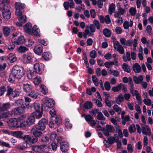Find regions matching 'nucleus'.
<instances>
[{
  "label": "nucleus",
  "instance_id": "f257e3e1",
  "mask_svg": "<svg viewBox=\"0 0 153 153\" xmlns=\"http://www.w3.org/2000/svg\"><path fill=\"white\" fill-rule=\"evenodd\" d=\"M24 74L23 68L18 65H16L13 67L12 74L9 76V81L13 82L16 79H21Z\"/></svg>",
  "mask_w": 153,
  "mask_h": 153
},
{
  "label": "nucleus",
  "instance_id": "f03ea898",
  "mask_svg": "<svg viewBox=\"0 0 153 153\" xmlns=\"http://www.w3.org/2000/svg\"><path fill=\"white\" fill-rule=\"evenodd\" d=\"M111 39L115 49L118 52L120 53L123 54L124 53V50L123 46L118 41H116L115 37H112Z\"/></svg>",
  "mask_w": 153,
  "mask_h": 153
},
{
  "label": "nucleus",
  "instance_id": "7ed1b4c3",
  "mask_svg": "<svg viewBox=\"0 0 153 153\" xmlns=\"http://www.w3.org/2000/svg\"><path fill=\"white\" fill-rule=\"evenodd\" d=\"M16 8V15L19 16L22 15L24 11L25 5L21 3L16 2L15 4Z\"/></svg>",
  "mask_w": 153,
  "mask_h": 153
},
{
  "label": "nucleus",
  "instance_id": "20e7f679",
  "mask_svg": "<svg viewBox=\"0 0 153 153\" xmlns=\"http://www.w3.org/2000/svg\"><path fill=\"white\" fill-rule=\"evenodd\" d=\"M26 116L25 115H23L18 117L17 128H25L26 127L27 125L26 121L24 120V119L26 118Z\"/></svg>",
  "mask_w": 153,
  "mask_h": 153
},
{
  "label": "nucleus",
  "instance_id": "39448f33",
  "mask_svg": "<svg viewBox=\"0 0 153 153\" xmlns=\"http://www.w3.org/2000/svg\"><path fill=\"white\" fill-rule=\"evenodd\" d=\"M20 93V91L19 89H15L13 91L11 88L9 86L8 87L7 95H11L12 97H15L19 96Z\"/></svg>",
  "mask_w": 153,
  "mask_h": 153
},
{
  "label": "nucleus",
  "instance_id": "423d86ee",
  "mask_svg": "<svg viewBox=\"0 0 153 153\" xmlns=\"http://www.w3.org/2000/svg\"><path fill=\"white\" fill-rule=\"evenodd\" d=\"M34 68L36 73L40 74L44 70V65L42 63H36L34 65Z\"/></svg>",
  "mask_w": 153,
  "mask_h": 153
},
{
  "label": "nucleus",
  "instance_id": "0eeeda50",
  "mask_svg": "<svg viewBox=\"0 0 153 153\" xmlns=\"http://www.w3.org/2000/svg\"><path fill=\"white\" fill-rule=\"evenodd\" d=\"M102 131L105 136L108 137L109 135V133L113 132L114 131V129L112 126L107 125L106 128L102 129Z\"/></svg>",
  "mask_w": 153,
  "mask_h": 153
},
{
  "label": "nucleus",
  "instance_id": "6e6552de",
  "mask_svg": "<svg viewBox=\"0 0 153 153\" xmlns=\"http://www.w3.org/2000/svg\"><path fill=\"white\" fill-rule=\"evenodd\" d=\"M55 102L51 98H46L44 101V105L45 108H51L54 106Z\"/></svg>",
  "mask_w": 153,
  "mask_h": 153
},
{
  "label": "nucleus",
  "instance_id": "1a4fd4ad",
  "mask_svg": "<svg viewBox=\"0 0 153 153\" xmlns=\"http://www.w3.org/2000/svg\"><path fill=\"white\" fill-rule=\"evenodd\" d=\"M11 113L13 114V116L16 115H18L24 112V108L22 107H18L14 108L13 110L11 111Z\"/></svg>",
  "mask_w": 153,
  "mask_h": 153
},
{
  "label": "nucleus",
  "instance_id": "9d476101",
  "mask_svg": "<svg viewBox=\"0 0 153 153\" xmlns=\"http://www.w3.org/2000/svg\"><path fill=\"white\" fill-rule=\"evenodd\" d=\"M46 123V120L45 119H42L39 121L38 125H36V127L39 129L43 131L45 128Z\"/></svg>",
  "mask_w": 153,
  "mask_h": 153
},
{
  "label": "nucleus",
  "instance_id": "9b49d317",
  "mask_svg": "<svg viewBox=\"0 0 153 153\" xmlns=\"http://www.w3.org/2000/svg\"><path fill=\"white\" fill-rule=\"evenodd\" d=\"M117 10V11L114 12V16L115 17H117L120 15H123L126 11L125 9L121 7L120 3L118 4Z\"/></svg>",
  "mask_w": 153,
  "mask_h": 153
},
{
  "label": "nucleus",
  "instance_id": "f8f14e48",
  "mask_svg": "<svg viewBox=\"0 0 153 153\" xmlns=\"http://www.w3.org/2000/svg\"><path fill=\"white\" fill-rule=\"evenodd\" d=\"M18 118H12L10 119L7 122L8 126L10 127H16L17 128L18 125Z\"/></svg>",
  "mask_w": 153,
  "mask_h": 153
},
{
  "label": "nucleus",
  "instance_id": "ddd939ff",
  "mask_svg": "<svg viewBox=\"0 0 153 153\" xmlns=\"http://www.w3.org/2000/svg\"><path fill=\"white\" fill-rule=\"evenodd\" d=\"M32 59V56L31 55L29 54H26L22 56V60L25 64L29 63L31 61Z\"/></svg>",
  "mask_w": 153,
  "mask_h": 153
},
{
  "label": "nucleus",
  "instance_id": "4468645a",
  "mask_svg": "<svg viewBox=\"0 0 153 153\" xmlns=\"http://www.w3.org/2000/svg\"><path fill=\"white\" fill-rule=\"evenodd\" d=\"M45 146L46 145H44L35 146L32 147V150L36 152L40 153L43 152Z\"/></svg>",
  "mask_w": 153,
  "mask_h": 153
},
{
  "label": "nucleus",
  "instance_id": "2eb2a0df",
  "mask_svg": "<svg viewBox=\"0 0 153 153\" xmlns=\"http://www.w3.org/2000/svg\"><path fill=\"white\" fill-rule=\"evenodd\" d=\"M10 7H8L5 10H3L2 12V15L3 18L4 19H10L11 16V14L10 11Z\"/></svg>",
  "mask_w": 153,
  "mask_h": 153
},
{
  "label": "nucleus",
  "instance_id": "dca6fc26",
  "mask_svg": "<svg viewBox=\"0 0 153 153\" xmlns=\"http://www.w3.org/2000/svg\"><path fill=\"white\" fill-rule=\"evenodd\" d=\"M115 65L117 66H118V61H117L116 59L113 60V61H110L109 62H106L104 63V65L108 68H110L111 66Z\"/></svg>",
  "mask_w": 153,
  "mask_h": 153
},
{
  "label": "nucleus",
  "instance_id": "f3484780",
  "mask_svg": "<svg viewBox=\"0 0 153 153\" xmlns=\"http://www.w3.org/2000/svg\"><path fill=\"white\" fill-rule=\"evenodd\" d=\"M120 42L121 44L124 45L125 46H131L132 44V41L130 39L126 40L123 38H121L120 39Z\"/></svg>",
  "mask_w": 153,
  "mask_h": 153
},
{
  "label": "nucleus",
  "instance_id": "a211bd4d",
  "mask_svg": "<svg viewBox=\"0 0 153 153\" xmlns=\"http://www.w3.org/2000/svg\"><path fill=\"white\" fill-rule=\"evenodd\" d=\"M142 131L143 134L150 136L151 131L147 125H144L142 127Z\"/></svg>",
  "mask_w": 153,
  "mask_h": 153
},
{
  "label": "nucleus",
  "instance_id": "6ab92c4d",
  "mask_svg": "<svg viewBox=\"0 0 153 153\" xmlns=\"http://www.w3.org/2000/svg\"><path fill=\"white\" fill-rule=\"evenodd\" d=\"M32 33L30 34L31 35H33L38 37H40L41 36L40 34V30L38 27L36 25H34L33 27Z\"/></svg>",
  "mask_w": 153,
  "mask_h": 153
},
{
  "label": "nucleus",
  "instance_id": "aec40b11",
  "mask_svg": "<svg viewBox=\"0 0 153 153\" xmlns=\"http://www.w3.org/2000/svg\"><path fill=\"white\" fill-rule=\"evenodd\" d=\"M63 6L65 9L67 10L69 7L71 8H74V3L73 0H69L68 2H64Z\"/></svg>",
  "mask_w": 153,
  "mask_h": 153
},
{
  "label": "nucleus",
  "instance_id": "412c9836",
  "mask_svg": "<svg viewBox=\"0 0 153 153\" xmlns=\"http://www.w3.org/2000/svg\"><path fill=\"white\" fill-rule=\"evenodd\" d=\"M37 127H35L32 130V132L34 136L36 137H39L41 136L43 133Z\"/></svg>",
  "mask_w": 153,
  "mask_h": 153
},
{
  "label": "nucleus",
  "instance_id": "4be33fe9",
  "mask_svg": "<svg viewBox=\"0 0 153 153\" xmlns=\"http://www.w3.org/2000/svg\"><path fill=\"white\" fill-rule=\"evenodd\" d=\"M24 30L26 33L29 34H31L33 27L30 23H26L24 26Z\"/></svg>",
  "mask_w": 153,
  "mask_h": 153
},
{
  "label": "nucleus",
  "instance_id": "5701e85b",
  "mask_svg": "<svg viewBox=\"0 0 153 153\" xmlns=\"http://www.w3.org/2000/svg\"><path fill=\"white\" fill-rule=\"evenodd\" d=\"M60 144V148L62 152H65L68 150L69 146L68 143L65 142H62Z\"/></svg>",
  "mask_w": 153,
  "mask_h": 153
},
{
  "label": "nucleus",
  "instance_id": "b1692460",
  "mask_svg": "<svg viewBox=\"0 0 153 153\" xmlns=\"http://www.w3.org/2000/svg\"><path fill=\"white\" fill-rule=\"evenodd\" d=\"M33 87L30 85L26 83L23 84V89L26 93H29L33 90Z\"/></svg>",
  "mask_w": 153,
  "mask_h": 153
},
{
  "label": "nucleus",
  "instance_id": "393cba45",
  "mask_svg": "<svg viewBox=\"0 0 153 153\" xmlns=\"http://www.w3.org/2000/svg\"><path fill=\"white\" fill-rule=\"evenodd\" d=\"M34 51L36 54L39 55L43 52V47L41 45H37L35 47Z\"/></svg>",
  "mask_w": 153,
  "mask_h": 153
},
{
  "label": "nucleus",
  "instance_id": "a878e982",
  "mask_svg": "<svg viewBox=\"0 0 153 153\" xmlns=\"http://www.w3.org/2000/svg\"><path fill=\"white\" fill-rule=\"evenodd\" d=\"M25 41L24 36H20L15 40L14 43L17 45H21L25 43Z\"/></svg>",
  "mask_w": 153,
  "mask_h": 153
},
{
  "label": "nucleus",
  "instance_id": "bb28decb",
  "mask_svg": "<svg viewBox=\"0 0 153 153\" xmlns=\"http://www.w3.org/2000/svg\"><path fill=\"white\" fill-rule=\"evenodd\" d=\"M133 22L130 20L129 22L127 21H125L123 24V26L125 29H128L129 27H131L133 25Z\"/></svg>",
  "mask_w": 153,
  "mask_h": 153
},
{
  "label": "nucleus",
  "instance_id": "cd10ccee",
  "mask_svg": "<svg viewBox=\"0 0 153 153\" xmlns=\"http://www.w3.org/2000/svg\"><path fill=\"white\" fill-rule=\"evenodd\" d=\"M43 111H35L32 114V115L37 119L41 118L42 116Z\"/></svg>",
  "mask_w": 153,
  "mask_h": 153
},
{
  "label": "nucleus",
  "instance_id": "c85d7f7f",
  "mask_svg": "<svg viewBox=\"0 0 153 153\" xmlns=\"http://www.w3.org/2000/svg\"><path fill=\"white\" fill-rule=\"evenodd\" d=\"M124 98L122 94H120L116 98V102L118 104H120L121 103L123 102Z\"/></svg>",
  "mask_w": 153,
  "mask_h": 153
},
{
  "label": "nucleus",
  "instance_id": "c756f323",
  "mask_svg": "<svg viewBox=\"0 0 153 153\" xmlns=\"http://www.w3.org/2000/svg\"><path fill=\"white\" fill-rule=\"evenodd\" d=\"M133 69L134 71L136 73H139L141 71V67L137 63H136L133 65Z\"/></svg>",
  "mask_w": 153,
  "mask_h": 153
},
{
  "label": "nucleus",
  "instance_id": "7c9ffc66",
  "mask_svg": "<svg viewBox=\"0 0 153 153\" xmlns=\"http://www.w3.org/2000/svg\"><path fill=\"white\" fill-rule=\"evenodd\" d=\"M12 114L11 111L4 112L0 115V119L3 118H7L9 117H12Z\"/></svg>",
  "mask_w": 153,
  "mask_h": 153
},
{
  "label": "nucleus",
  "instance_id": "2f4dec72",
  "mask_svg": "<svg viewBox=\"0 0 153 153\" xmlns=\"http://www.w3.org/2000/svg\"><path fill=\"white\" fill-rule=\"evenodd\" d=\"M133 78L135 83L137 84L141 83L143 80V76L141 75H139L138 77L134 76Z\"/></svg>",
  "mask_w": 153,
  "mask_h": 153
},
{
  "label": "nucleus",
  "instance_id": "473e14b6",
  "mask_svg": "<svg viewBox=\"0 0 153 153\" xmlns=\"http://www.w3.org/2000/svg\"><path fill=\"white\" fill-rule=\"evenodd\" d=\"M34 118L32 116H29L27 118L26 121L27 125L30 126L33 124L35 122Z\"/></svg>",
  "mask_w": 153,
  "mask_h": 153
},
{
  "label": "nucleus",
  "instance_id": "72a5a7b5",
  "mask_svg": "<svg viewBox=\"0 0 153 153\" xmlns=\"http://www.w3.org/2000/svg\"><path fill=\"white\" fill-rule=\"evenodd\" d=\"M15 54L14 53H11L9 55L8 59L10 62L13 63L15 62L17 60Z\"/></svg>",
  "mask_w": 153,
  "mask_h": 153
},
{
  "label": "nucleus",
  "instance_id": "f704fd0d",
  "mask_svg": "<svg viewBox=\"0 0 153 153\" xmlns=\"http://www.w3.org/2000/svg\"><path fill=\"white\" fill-rule=\"evenodd\" d=\"M122 119V123L123 125H125L126 122H127L128 124H130L131 120L129 116L128 115H126Z\"/></svg>",
  "mask_w": 153,
  "mask_h": 153
},
{
  "label": "nucleus",
  "instance_id": "c9c22d12",
  "mask_svg": "<svg viewBox=\"0 0 153 153\" xmlns=\"http://www.w3.org/2000/svg\"><path fill=\"white\" fill-rule=\"evenodd\" d=\"M10 28L7 27H4L3 29V33L5 37L8 36L10 34Z\"/></svg>",
  "mask_w": 153,
  "mask_h": 153
},
{
  "label": "nucleus",
  "instance_id": "e433bc0d",
  "mask_svg": "<svg viewBox=\"0 0 153 153\" xmlns=\"http://www.w3.org/2000/svg\"><path fill=\"white\" fill-rule=\"evenodd\" d=\"M123 59L125 62H126L128 61H130L131 60L130 53L129 51L126 52V55L123 56Z\"/></svg>",
  "mask_w": 153,
  "mask_h": 153
},
{
  "label": "nucleus",
  "instance_id": "4c0bfd02",
  "mask_svg": "<svg viewBox=\"0 0 153 153\" xmlns=\"http://www.w3.org/2000/svg\"><path fill=\"white\" fill-rule=\"evenodd\" d=\"M24 100L22 99L18 100H16L15 101V105L18 106L19 107H22L24 108L25 107L23 104Z\"/></svg>",
  "mask_w": 153,
  "mask_h": 153
},
{
  "label": "nucleus",
  "instance_id": "58836bf2",
  "mask_svg": "<svg viewBox=\"0 0 153 153\" xmlns=\"http://www.w3.org/2000/svg\"><path fill=\"white\" fill-rule=\"evenodd\" d=\"M33 107L35 109V111H43L42 106L38 103H34Z\"/></svg>",
  "mask_w": 153,
  "mask_h": 153
},
{
  "label": "nucleus",
  "instance_id": "ea45409f",
  "mask_svg": "<svg viewBox=\"0 0 153 153\" xmlns=\"http://www.w3.org/2000/svg\"><path fill=\"white\" fill-rule=\"evenodd\" d=\"M102 32L106 37H109L111 36V31L107 28H104Z\"/></svg>",
  "mask_w": 153,
  "mask_h": 153
},
{
  "label": "nucleus",
  "instance_id": "a19ab883",
  "mask_svg": "<svg viewBox=\"0 0 153 153\" xmlns=\"http://www.w3.org/2000/svg\"><path fill=\"white\" fill-rule=\"evenodd\" d=\"M17 50L20 53H23L28 51L29 49L25 46H21L18 48Z\"/></svg>",
  "mask_w": 153,
  "mask_h": 153
},
{
  "label": "nucleus",
  "instance_id": "79ce46f5",
  "mask_svg": "<svg viewBox=\"0 0 153 153\" xmlns=\"http://www.w3.org/2000/svg\"><path fill=\"white\" fill-rule=\"evenodd\" d=\"M115 5L113 3H111L109 7L108 11L109 14L112 15L113 13L115 12Z\"/></svg>",
  "mask_w": 153,
  "mask_h": 153
},
{
  "label": "nucleus",
  "instance_id": "37998d69",
  "mask_svg": "<svg viewBox=\"0 0 153 153\" xmlns=\"http://www.w3.org/2000/svg\"><path fill=\"white\" fill-rule=\"evenodd\" d=\"M6 67V65L4 62V60L2 57H0V69L2 70L4 69Z\"/></svg>",
  "mask_w": 153,
  "mask_h": 153
},
{
  "label": "nucleus",
  "instance_id": "c03bdc74",
  "mask_svg": "<svg viewBox=\"0 0 153 153\" xmlns=\"http://www.w3.org/2000/svg\"><path fill=\"white\" fill-rule=\"evenodd\" d=\"M35 43V42L32 39H27L25 41V44L28 47H30L33 45Z\"/></svg>",
  "mask_w": 153,
  "mask_h": 153
},
{
  "label": "nucleus",
  "instance_id": "a18cd8bd",
  "mask_svg": "<svg viewBox=\"0 0 153 153\" xmlns=\"http://www.w3.org/2000/svg\"><path fill=\"white\" fill-rule=\"evenodd\" d=\"M42 79L39 76H37L33 79V82L35 85H38L41 82Z\"/></svg>",
  "mask_w": 153,
  "mask_h": 153
},
{
  "label": "nucleus",
  "instance_id": "49530a36",
  "mask_svg": "<svg viewBox=\"0 0 153 153\" xmlns=\"http://www.w3.org/2000/svg\"><path fill=\"white\" fill-rule=\"evenodd\" d=\"M13 134L14 136L20 138L22 137L23 133L21 131H16L13 132Z\"/></svg>",
  "mask_w": 153,
  "mask_h": 153
},
{
  "label": "nucleus",
  "instance_id": "de8ad7c7",
  "mask_svg": "<svg viewBox=\"0 0 153 153\" xmlns=\"http://www.w3.org/2000/svg\"><path fill=\"white\" fill-rule=\"evenodd\" d=\"M129 12L131 16H134L137 12L136 8L133 7H130L129 9Z\"/></svg>",
  "mask_w": 153,
  "mask_h": 153
},
{
  "label": "nucleus",
  "instance_id": "09e8293b",
  "mask_svg": "<svg viewBox=\"0 0 153 153\" xmlns=\"http://www.w3.org/2000/svg\"><path fill=\"white\" fill-rule=\"evenodd\" d=\"M122 68L125 71L128 73L130 72V67L126 63H123L122 65Z\"/></svg>",
  "mask_w": 153,
  "mask_h": 153
},
{
  "label": "nucleus",
  "instance_id": "8fccbe9b",
  "mask_svg": "<svg viewBox=\"0 0 153 153\" xmlns=\"http://www.w3.org/2000/svg\"><path fill=\"white\" fill-rule=\"evenodd\" d=\"M29 93V94L28 95L30 96L33 98L36 99L38 96L37 93L33 90H32Z\"/></svg>",
  "mask_w": 153,
  "mask_h": 153
},
{
  "label": "nucleus",
  "instance_id": "3c124183",
  "mask_svg": "<svg viewBox=\"0 0 153 153\" xmlns=\"http://www.w3.org/2000/svg\"><path fill=\"white\" fill-rule=\"evenodd\" d=\"M10 7L8 6H6L4 4L3 1L0 0V10L1 11L4 10L5 9H6L8 7Z\"/></svg>",
  "mask_w": 153,
  "mask_h": 153
},
{
  "label": "nucleus",
  "instance_id": "603ef678",
  "mask_svg": "<svg viewBox=\"0 0 153 153\" xmlns=\"http://www.w3.org/2000/svg\"><path fill=\"white\" fill-rule=\"evenodd\" d=\"M92 105V104L91 102L87 101L84 103V107L86 109H89L91 108Z\"/></svg>",
  "mask_w": 153,
  "mask_h": 153
},
{
  "label": "nucleus",
  "instance_id": "864d4df0",
  "mask_svg": "<svg viewBox=\"0 0 153 153\" xmlns=\"http://www.w3.org/2000/svg\"><path fill=\"white\" fill-rule=\"evenodd\" d=\"M42 57L46 60H49L51 57L50 53L49 52H44L42 55Z\"/></svg>",
  "mask_w": 153,
  "mask_h": 153
},
{
  "label": "nucleus",
  "instance_id": "5fc2aeb1",
  "mask_svg": "<svg viewBox=\"0 0 153 153\" xmlns=\"http://www.w3.org/2000/svg\"><path fill=\"white\" fill-rule=\"evenodd\" d=\"M128 130L130 133H134L136 131V128L134 125H132L128 127Z\"/></svg>",
  "mask_w": 153,
  "mask_h": 153
},
{
  "label": "nucleus",
  "instance_id": "6e6d98bb",
  "mask_svg": "<svg viewBox=\"0 0 153 153\" xmlns=\"http://www.w3.org/2000/svg\"><path fill=\"white\" fill-rule=\"evenodd\" d=\"M40 90L42 92L46 94L47 93V89L46 86L42 85L40 86Z\"/></svg>",
  "mask_w": 153,
  "mask_h": 153
},
{
  "label": "nucleus",
  "instance_id": "4d7b16f0",
  "mask_svg": "<svg viewBox=\"0 0 153 153\" xmlns=\"http://www.w3.org/2000/svg\"><path fill=\"white\" fill-rule=\"evenodd\" d=\"M109 71L111 74H112L115 76L117 77L120 74V72L117 70L112 71L111 70H110Z\"/></svg>",
  "mask_w": 153,
  "mask_h": 153
},
{
  "label": "nucleus",
  "instance_id": "13d9d810",
  "mask_svg": "<svg viewBox=\"0 0 153 153\" xmlns=\"http://www.w3.org/2000/svg\"><path fill=\"white\" fill-rule=\"evenodd\" d=\"M65 126L68 129H71L72 127V125L70 123L69 119L65 120Z\"/></svg>",
  "mask_w": 153,
  "mask_h": 153
},
{
  "label": "nucleus",
  "instance_id": "bf43d9fd",
  "mask_svg": "<svg viewBox=\"0 0 153 153\" xmlns=\"http://www.w3.org/2000/svg\"><path fill=\"white\" fill-rule=\"evenodd\" d=\"M143 102L145 105L149 106L151 105L152 104L151 100L148 98L144 99Z\"/></svg>",
  "mask_w": 153,
  "mask_h": 153
},
{
  "label": "nucleus",
  "instance_id": "052dcab7",
  "mask_svg": "<svg viewBox=\"0 0 153 153\" xmlns=\"http://www.w3.org/2000/svg\"><path fill=\"white\" fill-rule=\"evenodd\" d=\"M120 90V83L117 86L112 88V91L114 92L118 91Z\"/></svg>",
  "mask_w": 153,
  "mask_h": 153
},
{
  "label": "nucleus",
  "instance_id": "680f3d73",
  "mask_svg": "<svg viewBox=\"0 0 153 153\" xmlns=\"http://www.w3.org/2000/svg\"><path fill=\"white\" fill-rule=\"evenodd\" d=\"M104 87L105 89L108 91H109L111 88L110 83L108 81H106L104 83Z\"/></svg>",
  "mask_w": 153,
  "mask_h": 153
},
{
  "label": "nucleus",
  "instance_id": "e2e57ef3",
  "mask_svg": "<svg viewBox=\"0 0 153 153\" xmlns=\"http://www.w3.org/2000/svg\"><path fill=\"white\" fill-rule=\"evenodd\" d=\"M19 18V20L22 23H25L26 21V17L25 16H21Z\"/></svg>",
  "mask_w": 153,
  "mask_h": 153
},
{
  "label": "nucleus",
  "instance_id": "0e129e2a",
  "mask_svg": "<svg viewBox=\"0 0 153 153\" xmlns=\"http://www.w3.org/2000/svg\"><path fill=\"white\" fill-rule=\"evenodd\" d=\"M113 108L115 111L120 113L122 109L121 108L119 107L117 105H115L113 107Z\"/></svg>",
  "mask_w": 153,
  "mask_h": 153
},
{
  "label": "nucleus",
  "instance_id": "69168bd1",
  "mask_svg": "<svg viewBox=\"0 0 153 153\" xmlns=\"http://www.w3.org/2000/svg\"><path fill=\"white\" fill-rule=\"evenodd\" d=\"M92 81L94 84L96 86H98L99 85L98 81L97 78L95 76H93L92 77Z\"/></svg>",
  "mask_w": 153,
  "mask_h": 153
},
{
  "label": "nucleus",
  "instance_id": "338daca9",
  "mask_svg": "<svg viewBox=\"0 0 153 153\" xmlns=\"http://www.w3.org/2000/svg\"><path fill=\"white\" fill-rule=\"evenodd\" d=\"M15 48V45L12 42H10L7 45V48L10 50H12Z\"/></svg>",
  "mask_w": 153,
  "mask_h": 153
},
{
  "label": "nucleus",
  "instance_id": "774afa93",
  "mask_svg": "<svg viewBox=\"0 0 153 153\" xmlns=\"http://www.w3.org/2000/svg\"><path fill=\"white\" fill-rule=\"evenodd\" d=\"M116 33L118 34H121L123 32L122 28L120 27H117L115 29Z\"/></svg>",
  "mask_w": 153,
  "mask_h": 153
}]
</instances>
